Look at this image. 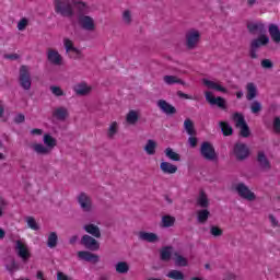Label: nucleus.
Here are the masks:
<instances>
[{
	"mask_svg": "<svg viewBox=\"0 0 280 280\" xmlns=\"http://www.w3.org/2000/svg\"><path fill=\"white\" fill-rule=\"evenodd\" d=\"M54 5L55 12L61 16L71 19L75 14L73 10L75 0H55Z\"/></svg>",
	"mask_w": 280,
	"mask_h": 280,
	"instance_id": "1",
	"label": "nucleus"
},
{
	"mask_svg": "<svg viewBox=\"0 0 280 280\" xmlns=\"http://www.w3.org/2000/svg\"><path fill=\"white\" fill-rule=\"evenodd\" d=\"M268 43H270V37H268L266 34L259 35L257 38L252 39L249 44V58H252V60L259 58L257 51H259L260 47H266Z\"/></svg>",
	"mask_w": 280,
	"mask_h": 280,
	"instance_id": "2",
	"label": "nucleus"
},
{
	"mask_svg": "<svg viewBox=\"0 0 280 280\" xmlns=\"http://www.w3.org/2000/svg\"><path fill=\"white\" fill-rule=\"evenodd\" d=\"M19 84L24 91H30V89H32V74L30 73V68H27V66L20 67Z\"/></svg>",
	"mask_w": 280,
	"mask_h": 280,
	"instance_id": "3",
	"label": "nucleus"
},
{
	"mask_svg": "<svg viewBox=\"0 0 280 280\" xmlns=\"http://www.w3.org/2000/svg\"><path fill=\"white\" fill-rule=\"evenodd\" d=\"M235 190L237 191L238 196L244 200H248L249 202L257 200V196L255 195V192L250 191L248 186H246V184L244 183L237 184Z\"/></svg>",
	"mask_w": 280,
	"mask_h": 280,
	"instance_id": "4",
	"label": "nucleus"
},
{
	"mask_svg": "<svg viewBox=\"0 0 280 280\" xmlns=\"http://www.w3.org/2000/svg\"><path fill=\"white\" fill-rule=\"evenodd\" d=\"M233 152L236 158V161H246V158L250 156V149H248V145L242 142H237L234 145Z\"/></svg>",
	"mask_w": 280,
	"mask_h": 280,
	"instance_id": "5",
	"label": "nucleus"
},
{
	"mask_svg": "<svg viewBox=\"0 0 280 280\" xmlns=\"http://www.w3.org/2000/svg\"><path fill=\"white\" fill-rule=\"evenodd\" d=\"M200 43V32L191 30L186 33V47L187 49H196V45Z\"/></svg>",
	"mask_w": 280,
	"mask_h": 280,
	"instance_id": "6",
	"label": "nucleus"
},
{
	"mask_svg": "<svg viewBox=\"0 0 280 280\" xmlns=\"http://www.w3.org/2000/svg\"><path fill=\"white\" fill-rule=\"evenodd\" d=\"M201 156L206 158L207 161H215V159H218V154L215 153V149L212 143L203 142L201 144Z\"/></svg>",
	"mask_w": 280,
	"mask_h": 280,
	"instance_id": "7",
	"label": "nucleus"
},
{
	"mask_svg": "<svg viewBox=\"0 0 280 280\" xmlns=\"http://www.w3.org/2000/svg\"><path fill=\"white\" fill-rule=\"evenodd\" d=\"M79 25L86 32H95V20L89 15H78Z\"/></svg>",
	"mask_w": 280,
	"mask_h": 280,
	"instance_id": "8",
	"label": "nucleus"
},
{
	"mask_svg": "<svg viewBox=\"0 0 280 280\" xmlns=\"http://www.w3.org/2000/svg\"><path fill=\"white\" fill-rule=\"evenodd\" d=\"M81 245L88 248V250H100V242L89 234L82 236Z\"/></svg>",
	"mask_w": 280,
	"mask_h": 280,
	"instance_id": "9",
	"label": "nucleus"
},
{
	"mask_svg": "<svg viewBox=\"0 0 280 280\" xmlns=\"http://www.w3.org/2000/svg\"><path fill=\"white\" fill-rule=\"evenodd\" d=\"M206 101L211 104V106H218L222 110H226V100L221 96L214 97L213 93L206 92Z\"/></svg>",
	"mask_w": 280,
	"mask_h": 280,
	"instance_id": "10",
	"label": "nucleus"
},
{
	"mask_svg": "<svg viewBox=\"0 0 280 280\" xmlns=\"http://www.w3.org/2000/svg\"><path fill=\"white\" fill-rule=\"evenodd\" d=\"M78 202L82 209V211H85V213L91 212V209H93V201L91 200V197L86 195V192H81L78 196Z\"/></svg>",
	"mask_w": 280,
	"mask_h": 280,
	"instance_id": "11",
	"label": "nucleus"
},
{
	"mask_svg": "<svg viewBox=\"0 0 280 280\" xmlns=\"http://www.w3.org/2000/svg\"><path fill=\"white\" fill-rule=\"evenodd\" d=\"M15 250L18 253V256L25 262L30 260V257H32V254L30 253V249H27V245L23 244L21 241L15 242Z\"/></svg>",
	"mask_w": 280,
	"mask_h": 280,
	"instance_id": "12",
	"label": "nucleus"
},
{
	"mask_svg": "<svg viewBox=\"0 0 280 280\" xmlns=\"http://www.w3.org/2000/svg\"><path fill=\"white\" fill-rule=\"evenodd\" d=\"M247 30H248L249 34H253L254 36L256 34H260V36L266 34V25L261 22L248 23Z\"/></svg>",
	"mask_w": 280,
	"mask_h": 280,
	"instance_id": "13",
	"label": "nucleus"
},
{
	"mask_svg": "<svg viewBox=\"0 0 280 280\" xmlns=\"http://www.w3.org/2000/svg\"><path fill=\"white\" fill-rule=\"evenodd\" d=\"M257 163L260 167V170H264L265 172H268L272 170V165L270 164V160L266 156V153L264 151H259L257 155Z\"/></svg>",
	"mask_w": 280,
	"mask_h": 280,
	"instance_id": "14",
	"label": "nucleus"
},
{
	"mask_svg": "<svg viewBox=\"0 0 280 280\" xmlns=\"http://www.w3.org/2000/svg\"><path fill=\"white\" fill-rule=\"evenodd\" d=\"M158 106L165 115H176L177 113L176 107L167 103L165 100L158 101Z\"/></svg>",
	"mask_w": 280,
	"mask_h": 280,
	"instance_id": "15",
	"label": "nucleus"
},
{
	"mask_svg": "<svg viewBox=\"0 0 280 280\" xmlns=\"http://www.w3.org/2000/svg\"><path fill=\"white\" fill-rule=\"evenodd\" d=\"M79 259L83 261H89L90 264H97L100 261V256L91 252L82 250L78 253Z\"/></svg>",
	"mask_w": 280,
	"mask_h": 280,
	"instance_id": "16",
	"label": "nucleus"
},
{
	"mask_svg": "<svg viewBox=\"0 0 280 280\" xmlns=\"http://www.w3.org/2000/svg\"><path fill=\"white\" fill-rule=\"evenodd\" d=\"M48 61L51 62V65H56L60 67L62 65V56H60V52L55 49H49L47 52Z\"/></svg>",
	"mask_w": 280,
	"mask_h": 280,
	"instance_id": "17",
	"label": "nucleus"
},
{
	"mask_svg": "<svg viewBox=\"0 0 280 280\" xmlns=\"http://www.w3.org/2000/svg\"><path fill=\"white\" fill-rule=\"evenodd\" d=\"M138 236L139 240H141L142 242H149V244H156V242H159V235L152 232L141 231L139 232Z\"/></svg>",
	"mask_w": 280,
	"mask_h": 280,
	"instance_id": "18",
	"label": "nucleus"
},
{
	"mask_svg": "<svg viewBox=\"0 0 280 280\" xmlns=\"http://www.w3.org/2000/svg\"><path fill=\"white\" fill-rule=\"evenodd\" d=\"M52 117H55V119H57L58 121H66L67 117H69V110L67 109V107H57L52 112Z\"/></svg>",
	"mask_w": 280,
	"mask_h": 280,
	"instance_id": "19",
	"label": "nucleus"
},
{
	"mask_svg": "<svg viewBox=\"0 0 280 280\" xmlns=\"http://www.w3.org/2000/svg\"><path fill=\"white\" fill-rule=\"evenodd\" d=\"M203 84H205V86H208V89H212L213 91H219L220 93H229V90H226V88H224L209 79H203Z\"/></svg>",
	"mask_w": 280,
	"mask_h": 280,
	"instance_id": "20",
	"label": "nucleus"
},
{
	"mask_svg": "<svg viewBox=\"0 0 280 280\" xmlns=\"http://www.w3.org/2000/svg\"><path fill=\"white\" fill-rule=\"evenodd\" d=\"M63 45L66 47V51H73L74 54H77L74 58L77 59L82 58V51L73 46V42H71V39L65 38Z\"/></svg>",
	"mask_w": 280,
	"mask_h": 280,
	"instance_id": "21",
	"label": "nucleus"
},
{
	"mask_svg": "<svg viewBox=\"0 0 280 280\" xmlns=\"http://www.w3.org/2000/svg\"><path fill=\"white\" fill-rule=\"evenodd\" d=\"M160 170H162L164 174H176V172H178V166L170 162H162L160 164Z\"/></svg>",
	"mask_w": 280,
	"mask_h": 280,
	"instance_id": "22",
	"label": "nucleus"
},
{
	"mask_svg": "<svg viewBox=\"0 0 280 280\" xmlns=\"http://www.w3.org/2000/svg\"><path fill=\"white\" fill-rule=\"evenodd\" d=\"M84 231L89 233L90 235H93V237L100 238L102 237V232L100 231V226L91 223L83 226Z\"/></svg>",
	"mask_w": 280,
	"mask_h": 280,
	"instance_id": "23",
	"label": "nucleus"
},
{
	"mask_svg": "<svg viewBox=\"0 0 280 280\" xmlns=\"http://www.w3.org/2000/svg\"><path fill=\"white\" fill-rule=\"evenodd\" d=\"M269 35L271 36L273 43H280V30L277 24H269Z\"/></svg>",
	"mask_w": 280,
	"mask_h": 280,
	"instance_id": "24",
	"label": "nucleus"
},
{
	"mask_svg": "<svg viewBox=\"0 0 280 280\" xmlns=\"http://www.w3.org/2000/svg\"><path fill=\"white\" fill-rule=\"evenodd\" d=\"M246 91H247L246 100L248 102H253V100L257 97V85H255V83H247Z\"/></svg>",
	"mask_w": 280,
	"mask_h": 280,
	"instance_id": "25",
	"label": "nucleus"
},
{
	"mask_svg": "<svg viewBox=\"0 0 280 280\" xmlns=\"http://www.w3.org/2000/svg\"><path fill=\"white\" fill-rule=\"evenodd\" d=\"M197 205H199V207L201 209H208V207H209V197L207 196V192H205V190L199 191V197L197 199Z\"/></svg>",
	"mask_w": 280,
	"mask_h": 280,
	"instance_id": "26",
	"label": "nucleus"
},
{
	"mask_svg": "<svg viewBox=\"0 0 280 280\" xmlns=\"http://www.w3.org/2000/svg\"><path fill=\"white\" fill-rule=\"evenodd\" d=\"M44 143L46 144V148L51 151L58 145V140H56L51 135L45 133Z\"/></svg>",
	"mask_w": 280,
	"mask_h": 280,
	"instance_id": "27",
	"label": "nucleus"
},
{
	"mask_svg": "<svg viewBox=\"0 0 280 280\" xmlns=\"http://www.w3.org/2000/svg\"><path fill=\"white\" fill-rule=\"evenodd\" d=\"M74 93L81 96L89 95V93H91V88L86 85V83H79L74 86Z\"/></svg>",
	"mask_w": 280,
	"mask_h": 280,
	"instance_id": "28",
	"label": "nucleus"
},
{
	"mask_svg": "<svg viewBox=\"0 0 280 280\" xmlns=\"http://www.w3.org/2000/svg\"><path fill=\"white\" fill-rule=\"evenodd\" d=\"M163 81L165 84H168V86H172V84H182V86H185V81L182 79H178L176 75H164Z\"/></svg>",
	"mask_w": 280,
	"mask_h": 280,
	"instance_id": "29",
	"label": "nucleus"
},
{
	"mask_svg": "<svg viewBox=\"0 0 280 280\" xmlns=\"http://www.w3.org/2000/svg\"><path fill=\"white\" fill-rule=\"evenodd\" d=\"M74 8L78 10L79 16H86L89 14V5L85 2L75 0Z\"/></svg>",
	"mask_w": 280,
	"mask_h": 280,
	"instance_id": "30",
	"label": "nucleus"
},
{
	"mask_svg": "<svg viewBox=\"0 0 280 280\" xmlns=\"http://www.w3.org/2000/svg\"><path fill=\"white\" fill-rule=\"evenodd\" d=\"M126 121L130 126H135L137 124V121H139V112H137L135 109L129 110L126 116Z\"/></svg>",
	"mask_w": 280,
	"mask_h": 280,
	"instance_id": "31",
	"label": "nucleus"
},
{
	"mask_svg": "<svg viewBox=\"0 0 280 280\" xmlns=\"http://www.w3.org/2000/svg\"><path fill=\"white\" fill-rule=\"evenodd\" d=\"M209 215H211V212H209L207 209H201L197 212V220L199 224H207V221L209 220Z\"/></svg>",
	"mask_w": 280,
	"mask_h": 280,
	"instance_id": "32",
	"label": "nucleus"
},
{
	"mask_svg": "<svg viewBox=\"0 0 280 280\" xmlns=\"http://www.w3.org/2000/svg\"><path fill=\"white\" fill-rule=\"evenodd\" d=\"M115 268L118 275H128V272L130 271V265H128V262L126 261L117 262Z\"/></svg>",
	"mask_w": 280,
	"mask_h": 280,
	"instance_id": "33",
	"label": "nucleus"
},
{
	"mask_svg": "<svg viewBox=\"0 0 280 280\" xmlns=\"http://www.w3.org/2000/svg\"><path fill=\"white\" fill-rule=\"evenodd\" d=\"M160 259L162 261H170L172 259V246H165L161 249Z\"/></svg>",
	"mask_w": 280,
	"mask_h": 280,
	"instance_id": "34",
	"label": "nucleus"
},
{
	"mask_svg": "<svg viewBox=\"0 0 280 280\" xmlns=\"http://www.w3.org/2000/svg\"><path fill=\"white\" fill-rule=\"evenodd\" d=\"M219 126L221 128L222 135L224 137H231L233 135V127L226 121H220Z\"/></svg>",
	"mask_w": 280,
	"mask_h": 280,
	"instance_id": "35",
	"label": "nucleus"
},
{
	"mask_svg": "<svg viewBox=\"0 0 280 280\" xmlns=\"http://www.w3.org/2000/svg\"><path fill=\"white\" fill-rule=\"evenodd\" d=\"M144 151L147 152V154H149L150 156L156 154V141L150 139L147 141V144L144 147Z\"/></svg>",
	"mask_w": 280,
	"mask_h": 280,
	"instance_id": "36",
	"label": "nucleus"
},
{
	"mask_svg": "<svg viewBox=\"0 0 280 280\" xmlns=\"http://www.w3.org/2000/svg\"><path fill=\"white\" fill-rule=\"evenodd\" d=\"M32 149L34 150V152H36L37 154H50L51 151L49 150V148L45 147L43 143H36L32 145Z\"/></svg>",
	"mask_w": 280,
	"mask_h": 280,
	"instance_id": "37",
	"label": "nucleus"
},
{
	"mask_svg": "<svg viewBox=\"0 0 280 280\" xmlns=\"http://www.w3.org/2000/svg\"><path fill=\"white\" fill-rule=\"evenodd\" d=\"M175 223H176V218H174L172 215L162 217L163 229H170L171 226H174Z\"/></svg>",
	"mask_w": 280,
	"mask_h": 280,
	"instance_id": "38",
	"label": "nucleus"
},
{
	"mask_svg": "<svg viewBox=\"0 0 280 280\" xmlns=\"http://www.w3.org/2000/svg\"><path fill=\"white\" fill-rule=\"evenodd\" d=\"M184 128H185L187 135H189L190 137L196 136V129L194 128V121H191V119L187 118L184 121Z\"/></svg>",
	"mask_w": 280,
	"mask_h": 280,
	"instance_id": "39",
	"label": "nucleus"
},
{
	"mask_svg": "<svg viewBox=\"0 0 280 280\" xmlns=\"http://www.w3.org/2000/svg\"><path fill=\"white\" fill-rule=\"evenodd\" d=\"M166 277H168V279H174V280H185V273H183V271L180 270H171Z\"/></svg>",
	"mask_w": 280,
	"mask_h": 280,
	"instance_id": "40",
	"label": "nucleus"
},
{
	"mask_svg": "<svg viewBox=\"0 0 280 280\" xmlns=\"http://www.w3.org/2000/svg\"><path fill=\"white\" fill-rule=\"evenodd\" d=\"M47 246L48 248H56V246H58V234L56 232L49 234Z\"/></svg>",
	"mask_w": 280,
	"mask_h": 280,
	"instance_id": "41",
	"label": "nucleus"
},
{
	"mask_svg": "<svg viewBox=\"0 0 280 280\" xmlns=\"http://www.w3.org/2000/svg\"><path fill=\"white\" fill-rule=\"evenodd\" d=\"M233 120L235 121L236 128H240L241 126H244L246 124V119L244 118V115L240 113H235L233 115Z\"/></svg>",
	"mask_w": 280,
	"mask_h": 280,
	"instance_id": "42",
	"label": "nucleus"
},
{
	"mask_svg": "<svg viewBox=\"0 0 280 280\" xmlns=\"http://www.w3.org/2000/svg\"><path fill=\"white\" fill-rule=\"evenodd\" d=\"M165 155L167 159H171V161H180V154L174 152L172 148L165 149Z\"/></svg>",
	"mask_w": 280,
	"mask_h": 280,
	"instance_id": "43",
	"label": "nucleus"
},
{
	"mask_svg": "<svg viewBox=\"0 0 280 280\" xmlns=\"http://www.w3.org/2000/svg\"><path fill=\"white\" fill-rule=\"evenodd\" d=\"M26 222H27V226L32 229V231H40V226L36 222V219H34V217H27Z\"/></svg>",
	"mask_w": 280,
	"mask_h": 280,
	"instance_id": "44",
	"label": "nucleus"
},
{
	"mask_svg": "<svg viewBox=\"0 0 280 280\" xmlns=\"http://www.w3.org/2000/svg\"><path fill=\"white\" fill-rule=\"evenodd\" d=\"M238 128L241 129L240 135L243 139H248V137H250V127H248V124L245 122Z\"/></svg>",
	"mask_w": 280,
	"mask_h": 280,
	"instance_id": "45",
	"label": "nucleus"
},
{
	"mask_svg": "<svg viewBox=\"0 0 280 280\" xmlns=\"http://www.w3.org/2000/svg\"><path fill=\"white\" fill-rule=\"evenodd\" d=\"M223 233L224 231H222L218 225L210 226V234H212L213 237H222Z\"/></svg>",
	"mask_w": 280,
	"mask_h": 280,
	"instance_id": "46",
	"label": "nucleus"
},
{
	"mask_svg": "<svg viewBox=\"0 0 280 280\" xmlns=\"http://www.w3.org/2000/svg\"><path fill=\"white\" fill-rule=\"evenodd\" d=\"M250 110L254 115H257L258 113H261V103L259 101H254L250 104Z\"/></svg>",
	"mask_w": 280,
	"mask_h": 280,
	"instance_id": "47",
	"label": "nucleus"
},
{
	"mask_svg": "<svg viewBox=\"0 0 280 280\" xmlns=\"http://www.w3.org/2000/svg\"><path fill=\"white\" fill-rule=\"evenodd\" d=\"M5 268L9 270V272H14V270H19V265L14 258H10V261L5 265Z\"/></svg>",
	"mask_w": 280,
	"mask_h": 280,
	"instance_id": "48",
	"label": "nucleus"
},
{
	"mask_svg": "<svg viewBox=\"0 0 280 280\" xmlns=\"http://www.w3.org/2000/svg\"><path fill=\"white\" fill-rule=\"evenodd\" d=\"M175 256H176L175 266H179V267L187 266V258H185L178 254H175Z\"/></svg>",
	"mask_w": 280,
	"mask_h": 280,
	"instance_id": "49",
	"label": "nucleus"
},
{
	"mask_svg": "<svg viewBox=\"0 0 280 280\" xmlns=\"http://www.w3.org/2000/svg\"><path fill=\"white\" fill-rule=\"evenodd\" d=\"M50 91L56 97H62V95H65V91H62L60 86L51 85Z\"/></svg>",
	"mask_w": 280,
	"mask_h": 280,
	"instance_id": "50",
	"label": "nucleus"
},
{
	"mask_svg": "<svg viewBox=\"0 0 280 280\" xmlns=\"http://www.w3.org/2000/svg\"><path fill=\"white\" fill-rule=\"evenodd\" d=\"M117 132V121L112 122V125L109 126L107 136L109 139H113L115 137Z\"/></svg>",
	"mask_w": 280,
	"mask_h": 280,
	"instance_id": "51",
	"label": "nucleus"
},
{
	"mask_svg": "<svg viewBox=\"0 0 280 280\" xmlns=\"http://www.w3.org/2000/svg\"><path fill=\"white\" fill-rule=\"evenodd\" d=\"M122 21L126 23V25H130L132 23V15L130 14V11L126 10L122 14Z\"/></svg>",
	"mask_w": 280,
	"mask_h": 280,
	"instance_id": "52",
	"label": "nucleus"
},
{
	"mask_svg": "<svg viewBox=\"0 0 280 280\" xmlns=\"http://www.w3.org/2000/svg\"><path fill=\"white\" fill-rule=\"evenodd\" d=\"M30 21H27L26 18H23L22 20H20V22L18 23V30L20 32H23L25 30V27H27Z\"/></svg>",
	"mask_w": 280,
	"mask_h": 280,
	"instance_id": "53",
	"label": "nucleus"
},
{
	"mask_svg": "<svg viewBox=\"0 0 280 280\" xmlns=\"http://www.w3.org/2000/svg\"><path fill=\"white\" fill-rule=\"evenodd\" d=\"M262 69H272L275 65L270 61V59H262L260 62Z\"/></svg>",
	"mask_w": 280,
	"mask_h": 280,
	"instance_id": "54",
	"label": "nucleus"
},
{
	"mask_svg": "<svg viewBox=\"0 0 280 280\" xmlns=\"http://www.w3.org/2000/svg\"><path fill=\"white\" fill-rule=\"evenodd\" d=\"M14 122H15V124H23V122H25V115H23V114H18V115L14 117Z\"/></svg>",
	"mask_w": 280,
	"mask_h": 280,
	"instance_id": "55",
	"label": "nucleus"
},
{
	"mask_svg": "<svg viewBox=\"0 0 280 280\" xmlns=\"http://www.w3.org/2000/svg\"><path fill=\"white\" fill-rule=\"evenodd\" d=\"M188 143H189L190 148H196V145H198V138L189 137L188 138Z\"/></svg>",
	"mask_w": 280,
	"mask_h": 280,
	"instance_id": "56",
	"label": "nucleus"
},
{
	"mask_svg": "<svg viewBox=\"0 0 280 280\" xmlns=\"http://www.w3.org/2000/svg\"><path fill=\"white\" fill-rule=\"evenodd\" d=\"M273 129L276 132L280 133V118L279 117H276L273 120Z\"/></svg>",
	"mask_w": 280,
	"mask_h": 280,
	"instance_id": "57",
	"label": "nucleus"
},
{
	"mask_svg": "<svg viewBox=\"0 0 280 280\" xmlns=\"http://www.w3.org/2000/svg\"><path fill=\"white\" fill-rule=\"evenodd\" d=\"M4 58H7V60H19L21 56H19V54H10V55H4Z\"/></svg>",
	"mask_w": 280,
	"mask_h": 280,
	"instance_id": "58",
	"label": "nucleus"
},
{
	"mask_svg": "<svg viewBox=\"0 0 280 280\" xmlns=\"http://www.w3.org/2000/svg\"><path fill=\"white\" fill-rule=\"evenodd\" d=\"M177 97H180L182 100H191V96H189V94L183 93V91H177Z\"/></svg>",
	"mask_w": 280,
	"mask_h": 280,
	"instance_id": "59",
	"label": "nucleus"
},
{
	"mask_svg": "<svg viewBox=\"0 0 280 280\" xmlns=\"http://www.w3.org/2000/svg\"><path fill=\"white\" fill-rule=\"evenodd\" d=\"M57 280H71V278H69V276L63 275L62 272H58L57 273Z\"/></svg>",
	"mask_w": 280,
	"mask_h": 280,
	"instance_id": "60",
	"label": "nucleus"
},
{
	"mask_svg": "<svg viewBox=\"0 0 280 280\" xmlns=\"http://www.w3.org/2000/svg\"><path fill=\"white\" fill-rule=\"evenodd\" d=\"M269 220H270L272 226H279V221H277V218H275L273 214H269Z\"/></svg>",
	"mask_w": 280,
	"mask_h": 280,
	"instance_id": "61",
	"label": "nucleus"
},
{
	"mask_svg": "<svg viewBox=\"0 0 280 280\" xmlns=\"http://www.w3.org/2000/svg\"><path fill=\"white\" fill-rule=\"evenodd\" d=\"M31 135H38V136H40V135H43V130L42 129H32L31 130Z\"/></svg>",
	"mask_w": 280,
	"mask_h": 280,
	"instance_id": "62",
	"label": "nucleus"
},
{
	"mask_svg": "<svg viewBox=\"0 0 280 280\" xmlns=\"http://www.w3.org/2000/svg\"><path fill=\"white\" fill-rule=\"evenodd\" d=\"M75 242H78V235H73V236H71L70 237V240H69V244H75Z\"/></svg>",
	"mask_w": 280,
	"mask_h": 280,
	"instance_id": "63",
	"label": "nucleus"
},
{
	"mask_svg": "<svg viewBox=\"0 0 280 280\" xmlns=\"http://www.w3.org/2000/svg\"><path fill=\"white\" fill-rule=\"evenodd\" d=\"M255 3H257L256 0H247V5H248L249 8H253V5H255Z\"/></svg>",
	"mask_w": 280,
	"mask_h": 280,
	"instance_id": "64",
	"label": "nucleus"
}]
</instances>
